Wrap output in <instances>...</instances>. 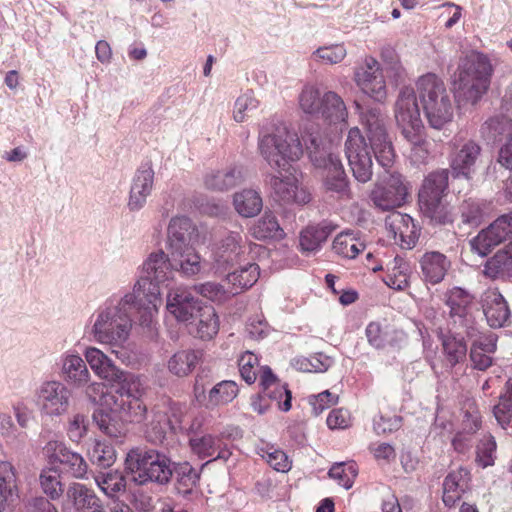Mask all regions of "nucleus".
Listing matches in <instances>:
<instances>
[{
  "mask_svg": "<svg viewBox=\"0 0 512 512\" xmlns=\"http://www.w3.org/2000/svg\"><path fill=\"white\" fill-rule=\"evenodd\" d=\"M258 149L267 164L277 171L269 180L275 198L285 204L304 205L310 202V193L299 186L290 165V162L299 160L303 154L297 133L285 124L276 125L270 132L260 135Z\"/></svg>",
  "mask_w": 512,
  "mask_h": 512,
  "instance_id": "nucleus-1",
  "label": "nucleus"
},
{
  "mask_svg": "<svg viewBox=\"0 0 512 512\" xmlns=\"http://www.w3.org/2000/svg\"><path fill=\"white\" fill-rule=\"evenodd\" d=\"M146 306L137 299L136 294L126 293L116 303H110L97 310L91 327V335L100 344L122 347L129 339L133 327L131 311L136 310L141 326H150L154 316L144 321Z\"/></svg>",
  "mask_w": 512,
  "mask_h": 512,
  "instance_id": "nucleus-2",
  "label": "nucleus"
},
{
  "mask_svg": "<svg viewBox=\"0 0 512 512\" xmlns=\"http://www.w3.org/2000/svg\"><path fill=\"white\" fill-rule=\"evenodd\" d=\"M493 67L487 55L471 50L460 58L453 75L454 97L459 106L476 105L487 93Z\"/></svg>",
  "mask_w": 512,
  "mask_h": 512,
  "instance_id": "nucleus-3",
  "label": "nucleus"
},
{
  "mask_svg": "<svg viewBox=\"0 0 512 512\" xmlns=\"http://www.w3.org/2000/svg\"><path fill=\"white\" fill-rule=\"evenodd\" d=\"M173 263L171 257L163 250L151 252L141 266V275L130 293L145 306L144 321L148 322L151 316L157 313L161 303V286H168L174 279Z\"/></svg>",
  "mask_w": 512,
  "mask_h": 512,
  "instance_id": "nucleus-4",
  "label": "nucleus"
},
{
  "mask_svg": "<svg viewBox=\"0 0 512 512\" xmlns=\"http://www.w3.org/2000/svg\"><path fill=\"white\" fill-rule=\"evenodd\" d=\"M416 92L431 128L440 130L453 119V102L445 83L434 73L418 78Z\"/></svg>",
  "mask_w": 512,
  "mask_h": 512,
  "instance_id": "nucleus-5",
  "label": "nucleus"
},
{
  "mask_svg": "<svg viewBox=\"0 0 512 512\" xmlns=\"http://www.w3.org/2000/svg\"><path fill=\"white\" fill-rule=\"evenodd\" d=\"M304 141L312 163L325 170L323 183L326 190L340 199H350L349 181L340 158L332 153L331 147L317 133L304 137Z\"/></svg>",
  "mask_w": 512,
  "mask_h": 512,
  "instance_id": "nucleus-6",
  "label": "nucleus"
},
{
  "mask_svg": "<svg viewBox=\"0 0 512 512\" xmlns=\"http://www.w3.org/2000/svg\"><path fill=\"white\" fill-rule=\"evenodd\" d=\"M447 186V172L436 171L425 178L419 191L420 210L434 225H446L454 220L452 208L444 201Z\"/></svg>",
  "mask_w": 512,
  "mask_h": 512,
  "instance_id": "nucleus-7",
  "label": "nucleus"
},
{
  "mask_svg": "<svg viewBox=\"0 0 512 512\" xmlns=\"http://www.w3.org/2000/svg\"><path fill=\"white\" fill-rule=\"evenodd\" d=\"M370 147L383 167H390L395 160V151L386 129V117L379 108H368L361 113Z\"/></svg>",
  "mask_w": 512,
  "mask_h": 512,
  "instance_id": "nucleus-8",
  "label": "nucleus"
},
{
  "mask_svg": "<svg viewBox=\"0 0 512 512\" xmlns=\"http://www.w3.org/2000/svg\"><path fill=\"white\" fill-rule=\"evenodd\" d=\"M345 154L354 178L360 183L370 181L373 175L372 157L358 127H353L348 132Z\"/></svg>",
  "mask_w": 512,
  "mask_h": 512,
  "instance_id": "nucleus-9",
  "label": "nucleus"
},
{
  "mask_svg": "<svg viewBox=\"0 0 512 512\" xmlns=\"http://www.w3.org/2000/svg\"><path fill=\"white\" fill-rule=\"evenodd\" d=\"M71 390L61 381L43 382L36 391V403L41 414L48 417L65 415L70 408Z\"/></svg>",
  "mask_w": 512,
  "mask_h": 512,
  "instance_id": "nucleus-10",
  "label": "nucleus"
},
{
  "mask_svg": "<svg viewBox=\"0 0 512 512\" xmlns=\"http://www.w3.org/2000/svg\"><path fill=\"white\" fill-rule=\"evenodd\" d=\"M408 189V183L403 176L394 172L375 185L371 192V200L383 211L392 210L406 202Z\"/></svg>",
  "mask_w": 512,
  "mask_h": 512,
  "instance_id": "nucleus-11",
  "label": "nucleus"
},
{
  "mask_svg": "<svg viewBox=\"0 0 512 512\" xmlns=\"http://www.w3.org/2000/svg\"><path fill=\"white\" fill-rule=\"evenodd\" d=\"M417 99V92L410 87H404L399 92L394 105V117L401 135L424 129Z\"/></svg>",
  "mask_w": 512,
  "mask_h": 512,
  "instance_id": "nucleus-12",
  "label": "nucleus"
},
{
  "mask_svg": "<svg viewBox=\"0 0 512 512\" xmlns=\"http://www.w3.org/2000/svg\"><path fill=\"white\" fill-rule=\"evenodd\" d=\"M512 239V213L499 216L486 229L470 240L471 250L481 257L490 253L493 247Z\"/></svg>",
  "mask_w": 512,
  "mask_h": 512,
  "instance_id": "nucleus-13",
  "label": "nucleus"
},
{
  "mask_svg": "<svg viewBox=\"0 0 512 512\" xmlns=\"http://www.w3.org/2000/svg\"><path fill=\"white\" fill-rule=\"evenodd\" d=\"M354 80L361 91L378 102L387 98V86L380 63L367 57L362 66L356 69Z\"/></svg>",
  "mask_w": 512,
  "mask_h": 512,
  "instance_id": "nucleus-14",
  "label": "nucleus"
},
{
  "mask_svg": "<svg viewBox=\"0 0 512 512\" xmlns=\"http://www.w3.org/2000/svg\"><path fill=\"white\" fill-rule=\"evenodd\" d=\"M50 464H60L62 471L77 479H83L88 472V464L81 454L70 450L63 442L49 441L43 448Z\"/></svg>",
  "mask_w": 512,
  "mask_h": 512,
  "instance_id": "nucleus-15",
  "label": "nucleus"
},
{
  "mask_svg": "<svg viewBox=\"0 0 512 512\" xmlns=\"http://www.w3.org/2000/svg\"><path fill=\"white\" fill-rule=\"evenodd\" d=\"M154 186V170L151 165L141 166L134 174L130 186L127 207L132 212L140 211L147 203Z\"/></svg>",
  "mask_w": 512,
  "mask_h": 512,
  "instance_id": "nucleus-16",
  "label": "nucleus"
},
{
  "mask_svg": "<svg viewBox=\"0 0 512 512\" xmlns=\"http://www.w3.org/2000/svg\"><path fill=\"white\" fill-rule=\"evenodd\" d=\"M246 240L240 231H229L220 240L214 261L218 270L233 266L241 261L245 254Z\"/></svg>",
  "mask_w": 512,
  "mask_h": 512,
  "instance_id": "nucleus-17",
  "label": "nucleus"
},
{
  "mask_svg": "<svg viewBox=\"0 0 512 512\" xmlns=\"http://www.w3.org/2000/svg\"><path fill=\"white\" fill-rule=\"evenodd\" d=\"M202 306L192 292L185 287L171 289L167 294L166 308L177 321L191 320Z\"/></svg>",
  "mask_w": 512,
  "mask_h": 512,
  "instance_id": "nucleus-18",
  "label": "nucleus"
},
{
  "mask_svg": "<svg viewBox=\"0 0 512 512\" xmlns=\"http://www.w3.org/2000/svg\"><path fill=\"white\" fill-rule=\"evenodd\" d=\"M60 376L74 388H84L91 380L86 361L75 351H66L60 357Z\"/></svg>",
  "mask_w": 512,
  "mask_h": 512,
  "instance_id": "nucleus-19",
  "label": "nucleus"
},
{
  "mask_svg": "<svg viewBox=\"0 0 512 512\" xmlns=\"http://www.w3.org/2000/svg\"><path fill=\"white\" fill-rule=\"evenodd\" d=\"M100 508V501L95 492L84 484L74 482L66 490L62 512H86Z\"/></svg>",
  "mask_w": 512,
  "mask_h": 512,
  "instance_id": "nucleus-20",
  "label": "nucleus"
},
{
  "mask_svg": "<svg viewBox=\"0 0 512 512\" xmlns=\"http://www.w3.org/2000/svg\"><path fill=\"white\" fill-rule=\"evenodd\" d=\"M385 226L402 247L411 249L419 238V229L407 214L394 212L386 217Z\"/></svg>",
  "mask_w": 512,
  "mask_h": 512,
  "instance_id": "nucleus-21",
  "label": "nucleus"
},
{
  "mask_svg": "<svg viewBox=\"0 0 512 512\" xmlns=\"http://www.w3.org/2000/svg\"><path fill=\"white\" fill-rule=\"evenodd\" d=\"M109 412L118 414L122 419L130 422H142L147 413V407L142 398H121L117 395L104 397V403Z\"/></svg>",
  "mask_w": 512,
  "mask_h": 512,
  "instance_id": "nucleus-22",
  "label": "nucleus"
},
{
  "mask_svg": "<svg viewBox=\"0 0 512 512\" xmlns=\"http://www.w3.org/2000/svg\"><path fill=\"white\" fill-rule=\"evenodd\" d=\"M194 234L195 228L189 218H172L167 229L168 252L170 253L180 249L192 247L191 241Z\"/></svg>",
  "mask_w": 512,
  "mask_h": 512,
  "instance_id": "nucleus-23",
  "label": "nucleus"
},
{
  "mask_svg": "<svg viewBox=\"0 0 512 512\" xmlns=\"http://www.w3.org/2000/svg\"><path fill=\"white\" fill-rule=\"evenodd\" d=\"M483 311L488 324L493 328H500L506 325L511 314L506 300L497 290L485 292Z\"/></svg>",
  "mask_w": 512,
  "mask_h": 512,
  "instance_id": "nucleus-24",
  "label": "nucleus"
},
{
  "mask_svg": "<svg viewBox=\"0 0 512 512\" xmlns=\"http://www.w3.org/2000/svg\"><path fill=\"white\" fill-rule=\"evenodd\" d=\"M16 468L9 461H0V512L6 511L19 498Z\"/></svg>",
  "mask_w": 512,
  "mask_h": 512,
  "instance_id": "nucleus-25",
  "label": "nucleus"
},
{
  "mask_svg": "<svg viewBox=\"0 0 512 512\" xmlns=\"http://www.w3.org/2000/svg\"><path fill=\"white\" fill-rule=\"evenodd\" d=\"M84 356L92 371L100 379L109 383L121 379L122 370L100 349L88 347Z\"/></svg>",
  "mask_w": 512,
  "mask_h": 512,
  "instance_id": "nucleus-26",
  "label": "nucleus"
},
{
  "mask_svg": "<svg viewBox=\"0 0 512 512\" xmlns=\"http://www.w3.org/2000/svg\"><path fill=\"white\" fill-rule=\"evenodd\" d=\"M333 231L334 226L326 222L304 228L299 236V245L303 254L309 256L317 253Z\"/></svg>",
  "mask_w": 512,
  "mask_h": 512,
  "instance_id": "nucleus-27",
  "label": "nucleus"
},
{
  "mask_svg": "<svg viewBox=\"0 0 512 512\" xmlns=\"http://www.w3.org/2000/svg\"><path fill=\"white\" fill-rule=\"evenodd\" d=\"M473 297L460 287H453L446 293V305L449 307V315L455 323L466 326L469 319Z\"/></svg>",
  "mask_w": 512,
  "mask_h": 512,
  "instance_id": "nucleus-28",
  "label": "nucleus"
},
{
  "mask_svg": "<svg viewBox=\"0 0 512 512\" xmlns=\"http://www.w3.org/2000/svg\"><path fill=\"white\" fill-rule=\"evenodd\" d=\"M470 473L466 468L451 471L443 483V502L452 507L460 500L462 494L468 489Z\"/></svg>",
  "mask_w": 512,
  "mask_h": 512,
  "instance_id": "nucleus-29",
  "label": "nucleus"
},
{
  "mask_svg": "<svg viewBox=\"0 0 512 512\" xmlns=\"http://www.w3.org/2000/svg\"><path fill=\"white\" fill-rule=\"evenodd\" d=\"M497 336L493 333L480 336L470 349V360L474 369L485 371L492 365L491 355L496 351Z\"/></svg>",
  "mask_w": 512,
  "mask_h": 512,
  "instance_id": "nucleus-30",
  "label": "nucleus"
},
{
  "mask_svg": "<svg viewBox=\"0 0 512 512\" xmlns=\"http://www.w3.org/2000/svg\"><path fill=\"white\" fill-rule=\"evenodd\" d=\"M366 336L370 345L377 349L387 346H397L405 339L403 331L390 325L382 327L377 322H371L366 328Z\"/></svg>",
  "mask_w": 512,
  "mask_h": 512,
  "instance_id": "nucleus-31",
  "label": "nucleus"
},
{
  "mask_svg": "<svg viewBox=\"0 0 512 512\" xmlns=\"http://www.w3.org/2000/svg\"><path fill=\"white\" fill-rule=\"evenodd\" d=\"M420 267L425 280L434 285L444 279L450 267V262L444 254L431 251L422 255Z\"/></svg>",
  "mask_w": 512,
  "mask_h": 512,
  "instance_id": "nucleus-32",
  "label": "nucleus"
},
{
  "mask_svg": "<svg viewBox=\"0 0 512 512\" xmlns=\"http://www.w3.org/2000/svg\"><path fill=\"white\" fill-rule=\"evenodd\" d=\"M408 144L407 155L415 165L427 164L432 158L433 143L426 137L425 131H414L402 135Z\"/></svg>",
  "mask_w": 512,
  "mask_h": 512,
  "instance_id": "nucleus-33",
  "label": "nucleus"
},
{
  "mask_svg": "<svg viewBox=\"0 0 512 512\" xmlns=\"http://www.w3.org/2000/svg\"><path fill=\"white\" fill-rule=\"evenodd\" d=\"M481 154V147L474 141H467L455 153L451 167L457 175L469 178L475 172V165Z\"/></svg>",
  "mask_w": 512,
  "mask_h": 512,
  "instance_id": "nucleus-34",
  "label": "nucleus"
},
{
  "mask_svg": "<svg viewBox=\"0 0 512 512\" xmlns=\"http://www.w3.org/2000/svg\"><path fill=\"white\" fill-rule=\"evenodd\" d=\"M241 167H230L225 170L211 171L205 175L206 188L214 191H227L243 182Z\"/></svg>",
  "mask_w": 512,
  "mask_h": 512,
  "instance_id": "nucleus-35",
  "label": "nucleus"
},
{
  "mask_svg": "<svg viewBox=\"0 0 512 512\" xmlns=\"http://www.w3.org/2000/svg\"><path fill=\"white\" fill-rule=\"evenodd\" d=\"M347 116L348 112L343 99L334 91H325L324 99L315 117L337 124L346 121Z\"/></svg>",
  "mask_w": 512,
  "mask_h": 512,
  "instance_id": "nucleus-36",
  "label": "nucleus"
},
{
  "mask_svg": "<svg viewBox=\"0 0 512 512\" xmlns=\"http://www.w3.org/2000/svg\"><path fill=\"white\" fill-rule=\"evenodd\" d=\"M173 269L186 277L194 276L202 271V260L195 248L189 247L169 253Z\"/></svg>",
  "mask_w": 512,
  "mask_h": 512,
  "instance_id": "nucleus-37",
  "label": "nucleus"
},
{
  "mask_svg": "<svg viewBox=\"0 0 512 512\" xmlns=\"http://www.w3.org/2000/svg\"><path fill=\"white\" fill-rule=\"evenodd\" d=\"M260 385L263 393L271 399H279L285 395V401L280 405L281 410L288 411L291 408V392L280 383L270 367L260 368Z\"/></svg>",
  "mask_w": 512,
  "mask_h": 512,
  "instance_id": "nucleus-38",
  "label": "nucleus"
},
{
  "mask_svg": "<svg viewBox=\"0 0 512 512\" xmlns=\"http://www.w3.org/2000/svg\"><path fill=\"white\" fill-rule=\"evenodd\" d=\"M259 278V267L255 263H247L243 267L227 275V282L232 285L229 294H238L243 289L253 286Z\"/></svg>",
  "mask_w": 512,
  "mask_h": 512,
  "instance_id": "nucleus-39",
  "label": "nucleus"
},
{
  "mask_svg": "<svg viewBox=\"0 0 512 512\" xmlns=\"http://www.w3.org/2000/svg\"><path fill=\"white\" fill-rule=\"evenodd\" d=\"M189 444L192 452L196 454L199 458L204 459L212 457L213 459H226L228 457L225 451L218 452L221 440L213 435H195L190 438Z\"/></svg>",
  "mask_w": 512,
  "mask_h": 512,
  "instance_id": "nucleus-40",
  "label": "nucleus"
},
{
  "mask_svg": "<svg viewBox=\"0 0 512 512\" xmlns=\"http://www.w3.org/2000/svg\"><path fill=\"white\" fill-rule=\"evenodd\" d=\"M233 205L239 215L254 217L261 211L263 202L256 190L244 189L234 194Z\"/></svg>",
  "mask_w": 512,
  "mask_h": 512,
  "instance_id": "nucleus-41",
  "label": "nucleus"
},
{
  "mask_svg": "<svg viewBox=\"0 0 512 512\" xmlns=\"http://www.w3.org/2000/svg\"><path fill=\"white\" fill-rule=\"evenodd\" d=\"M364 248V243L352 231L339 233L332 243L333 252L347 259L355 258Z\"/></svg>",
  "mask_w": 512,
  "mask_h": 512,
  "instance_id": "nucleus-42",
  "label": "nucleus"
},
{
  "mask_svg": "<svg viewBox=\"0 0 512 512\" xmlns=\"http://www.w3.org/2000/svg\"><path fill=\"white\" fill-rule=\"evenodd\" d=\"M149 471L145 476H140L137 479V484L143 485L147 482L166 483L170 479L172 472L169 466V461L165 455L156 451L155 455L150 457Z\"/></svg>",
  "mask_w": 512,
  "mask_h": 512,
  "instance_id": "nucleus-43",
  "label": "nucleus"
},
{
  "mask_svg": "<svg viewBox=\"0 0 512 512\" xmlns=\"http://www.w3.org/2000/svg\"><path fill=\"white\" fill-rule=\"evenodd\" d=\"M252 235L259 240L265 239H283L284 230L280 227L275 215L271 212H265L253 225Z\"/></svg>",
  "mask_w": 512,
  "mask_h": 512,
  "instance_id": "nucleus-44",
  "label": "nucleus"
},
{
  "mask_svg": "<svg viewBox=\"0 0 512 512\" xmlns=\"http://www.w3.org/2000/svg\"><path fill=\"white\" fill-rule=\"evenodd\" d=\"M155 450L135 448L128 452L125 460L126 469L132 474V480L137 483L140 476H145L149 471L150 457L155 455Z\"/></svg>",
  "mask_w": 512,
  "mask_h": 512,
  "instance_id": "nucleus-45",
  "label": "nucleus"
},
{
  "mask_svg": "<svg viewBox=\"0 0 512 512\" xmlns=\"http://www.w3.org/2000/svg\"><path fill=\"white\" fill-rule=\"evenodd\" d=\"M485 274L495 278L498 275L512 277V244H508L499 250L491 259L486 262Z\"/></svg>",
  "mask_w": 512,
  "mask_h": 512,
  "instance_id": "nucleus-46",
  "label": "nucleus"
},
{
  "mask_svg": "<svg viewBox=\"0 0 512 512\" xmlns=\"http://www.w3.org/2000/svg\"><path fill=\"white\" fill-rule=\"evenodd\" d=\"M196 335L203 340L212 339L219 331V319L212 306L206 305L197 312Z\"/></svg>",
  "mask_w": 512,
  "mask_h": 512,
  "instance_id": "nucleus-47",
  "label": "nucleus"
},
{
  "mask_svg": "<svg viewBox=\"0 0 512 512\" xmlns=\"http://www.w3.org/2000/svg\"><path fill=\"white\" fill-rule=\"evenodd\" d=\"M238 395V386L234 381H221L210 391L205 406L213 409L232 402Z\"/></svg>",
  "mask_w": 512,
  "mask_h": 512,
  "instance_id": "nucleus-48",
  "label": "nucleus"
},
{
  "mask_svg": "<svg viewBox=\"0 0 512 512\" xmlns=\"http://www.w3.org/2000/svg\"><path fill=\"white\" fill-rule=\"evenodd\" d=\"M322 99H324V92L322 93L313 84H306L298 95V105L304 114L315 117L319 112Z\"/></svg>",
  "mask_w": 512,
  "mask_h": 512,
  "instance_id": "nucleus-49",
  "label": "nucleus"
},
{
  "mask_svg": "<svg viewBox=\"0 0 512 512\" xmlns=\"http://www.w3.org/2000/svg\"><path fill=\"white\" fill-rule=\"evenodd\" d=\"M387 266L385 283L395 290H404L409 283V265L401 257L396 256Z\"/></svg>",
  "mask_w": 512,
  "mask_h": 512,
  "instance_id": "nucleus-50",
  "label": "nucleus"
},
{
  "mask_svg": "<svg viewBox=\"0 0 512 512\" xmlns=\"http://www.w3.org/2000/svg\"><path fill=\"white\" fill-rule=\"evenodd\" d=\"M198 357L192 350H181L176 352L168 360V370L178 376L184 377L190 374L196 366Z\"/></svg>",
  "mask_w": 512,
  "mask_h": 512,
  "instance_id": "nucleus-51",
  "label": "nucleus"
},
{
  "mask_svg": "<svg viewBox=\"0 0 512 512\" xmlns=\"http://www.w3.org/2000/svg\"><path fill=\"white\" fill-rule=\"evenodd\" d=\"M95 482L101 491L111 498L116 496L117 493L126 490V479L124 475L117 470L97 475Z\"/></svg>",
  "mask_w": 512,
  "mask_h": 512,
  "instance_id": "nucleus-52",
  "label": "nucleus"
},
{
  "mask_svg": "<svg viewBox=\"0 0 512 512\" xmlns=\"http://www.w3.org/2000/svg\"><path fill=\"white\" fill-rule=\"evenodd\" d=\"M112 383L119 384V388L113 393L121 398H142L145 393V386L141 377L126 373L123 370L121 379Z\"/></svg>",
  "mask_w": 512,
  "mask_h": 512,
  "instance_id": "nucleus-53",
  "label": "nucleus"
},
{
  "mask_svg": "<svg viewBox=\"0 0 512 512\" xmlns=\"http://www.w3.org/2000/svg\"><path fill=\"white\" fill-rule=\"evenodd\" d=\"M259 101L253 94L248 91L241 94L234 102L233 119L237 123H243L252 117L258 110Z\"/></svg>",
  "mask_w": 512,
  "mask_h": 512,
  "instance_id": "nucleus-54",
  "label": "nucleus"
},
{
  "mask_svg": "<svg viewBox=\"0 0 512 512\" xmlns=\"http://www.w3.org/2000/svg\"><path fill=\"white\" fill-rule=\"evenodd\" d=\"M42 491L51 499L57 500L64 492L60 476L55 467L43 469L39 476Z\"/></svg>",
  "mask_w": 512,
  "mask_h": 512,
  "instance_id": "nucleus-55",
  "label": "nucleus"
},
{
  "mask_svg": "<svg viewBox=\"0 0 512 512\" xmlns=\"http://www.w3.org/2000/svg\"><path fill=\"white\" fill-rule=\"evenodd\" d=\"M169 425L167 414L161 410L152 411V419L146 425L145 435L148 441L160 443L166 435Z\"/></svg>",
  "mask_w": 512,
  "mask_h": 512,
  "instance_id": "nucleus-56",
  "label": "nucleus"
},
{
  "mask_svg": "<svg viewBox=\"0 0 512 512\" xmlns=\"http://www.w3.org/2000/svg\"><path fill=\"white\" fill-rule=\"evenodd\" d=\"M445 363L451 368L462 362L467 353V347L462 338L448 336L443 340Z\"/></svg>",
  "mask_w": 512,
  "mask_h": 512,
  "instance_id": "nucleus-57",
  "label": "nucleus"
},
{
  "mask_svg": "<svg viewBox=\"0 0 512 512\" xmlns=\"http://www.w3.org/2000/svg\"><path fill=\"white\" fill-rule=\"evenodd\" d=\"M494 416L503 428L512 422V379L505 384L499 403L494 407Z\"/></svg>",
  "mask_w": 512,
  "mask_h": 512,
  "instance_id": "nucleus-58",
  "label": "nucleus"
},
{
  "mask_svg": "<svg viewBox=\"0 0 512 512\" xmlns=\"http://www.w3.org/2000/svg\"><path fill=\"white\" fill-rule=\"evenodd\" d=\"M512 121L506 116H496L488 119L480 129L481 135L488 141H495L504 133H510Z\"/></svg>",
  "mask_w": 512,
  "mask_h": 512,
  "instance_id": "nucleus-59",
  "label": "nucleus"
},
{
  "mask_svg": "<svg viewBox=\"0 0 512 512\" xmlns=\"http://www.w3.org/2000/svg\"><path fill=\"white\" fill-rule=\"evenodd\" d=\"M89 459L93 464L100 468H108L112 466L116 459L114 448L101 441H95L92 448L88 452Z\"/></svg>",
  "mask_w": 512,
  "mask_h": 512,
  "instance_id": "nucleus-60",
  "label": "nucleus"
},
{
  "mask_svg": "<svg viewBox=\"0 0 512 512\" xmlns=\"http://www.w3.org/2000/svg\"><path fill=\"white\" fill-rule=\"evenodd\" d=\"M357 474L358 470L353 462L336 463L329 470V476L345 489L352 487Z\"/></svg>",
  "mask_w": 512,
  "mask_h": 512,
  "instance_id": "nucleus-61",
  "label": "nucleus"
},
{
  "mask_svg": "<svg viewBox=\"0 0 512 512\" xmlns=\"http://www.w3.org/2000/svg\"><path fill=\"white\" fill-rule=\"evenodd\" d=\"M496 458V442L493 436L485 435L476 447V463L486 468L494 464Z\"/></svg>",
  "mask_w": 512,
  "mask_h": 512,
  "instance_id": "nucleus-62",
  "label": "nucleus"
},
{
  "mask_svg": "<svg viewBox=\"0 0 512 512\" xmlns=\"http://www.w3.org/2000/svg\"><path fill=\"white\" fill-rule=\"evenodd\" d=\"M239 372L243 380L252 384L257 379V368L259 366L258 357L250 352L243 353L238 360Z\"/></svg>",
  "mask_w": 512,
  "mask_h": 512,
  "instance_id": "nucleus-63",
  "label": "nucleus"
},
{
  "mask_svg": "<svg viewBox=\"0 0 512 512\" xmlns=\"http://www.w3.org/2000/svg\"><path fill=\"white\" fill-rule=\"evenodd\" d=\"M89 419L82 413L72 415L67 422V435L72 442L79 443L86 436Z\"/></svg>",
  "mask_w": 512,
  "mask_h": 512,
  "instance_id": "nucleus-64",
  "label": "nucleus"
}]
</instances>
